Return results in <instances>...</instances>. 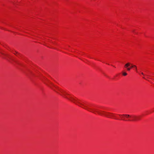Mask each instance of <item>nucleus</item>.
Returning <instances> with one entry per match:
<instances>
[{"instance_id":"f257e3e1","label":"nucleus","mask_w":154,"mask_h":154,"mask_svg":"<svg viewBox=\"0 0 154 154\" xmlns=\"http://www.w3.org/2000/svg\"><path fill=\"white\" fill-rule=\"evenodd\" d=\"M63 94V96H65L66 94L68 95V94L66 93L65 92L63 91V90H61V89H58ZM65 97L67 98V99H69L71 101L75 103V104L78 105V106L82 107V108L87 109V110L90 112L91 111L92 109L89 108L88 106H87V105H88L86 103H85L84 102H83V103H81L80 102V100L75 98H74L72 97H70L69 98H68L67 97Z\"/></svg>"},{"instance_id":"7ed1b4c3","label":"nucleus","mask_w":154,"mask_h":154,"mask_svg":"<svg viewBox=\"0 0 154 154\" xmlns=\"http://www.w3.org/2000/svg\"><path fill=\"white\" fill-rule=\"evenodd\" d=\"M119 115L121 117V119L124 121H131L130 120H127V119L129 118V117H131V116L128 114H122L120 115L119 114Z\"/></svg>"},{"instance_id":"0eeeda50","label":"nucleus","mask_w":154,"mask_h":154,"mask_svg":"<svg viewBox=\"0 0 154 154\" xmlns=\"http://www.w3.org/2000/svg\"><path fill=\"white\" fill-rule=\"evenodd\" d=\"M127 74V73L126 72H123V75L124 76H126Z\"/></svg>"},{"instance_id":"423d86ee","label":"nucleus","mask_w":154,"mask_h":154,"mask_svg":"<svg viewBox=\"0 0 154 154\" xmlns=\"http://www.w3.org/2000/svg\"><path fill=\"white\" fill-rule=\"evenodd\" d=\"M133 67H136V66H135V65H132L131 66L130 68H131H131H132Z\"/></svg>"},{"instance_id":"6e6552de","label":"nucleus","mask_w":154,"mask_h":154,"mask_svg":"<svg viewBox=\"0 0 154 154\" xmlns=\"http://www.w3.org/2000/svg\"><path fill=\"white\" fill-rule=\"evenodd\" d=\"M135 69L136 70V72H138L137 71V66H136V67H135Z\"/></svg>"},{"instance_id":"1a4fd4ad","label":"nucleus","mask_w":154,"mask_h":154,"mask_svg":"<svg viewBox=\"0 0 154 154\" xmlns=\"http://www.w3.org/2000/svg\"><path fill=\"white\" fill-rule=\"evenodd\" d=\"M141 74L143 75H144V74L143 73V72H141Z\"/></svg>"},{"instance_id":"39448f33","label":"nucleus","mask_w":154,"mask_h":154,"mask_svg":"<svg viewBox=\"0 0 154 154\" xmlns=\"http://www.w3.org/2000/svg\"><path fill=\"white\" fill-rule=\"evenodd\" d=\"M132 118L133 119V121H137L140 119V117L135 116H132Z\"/></svg>"},{"instance_id":"20e7f679","label":"nucleus","mask_w":154,"mask_h":154,"mask_svg":"<svg viewBox=\"0 0 154 154\" xmlns=\"http://www.w3.org/2000/svg\"><path fill=\"white\" fill-rule=\"evenodd\" d=\"M131 63H126L125 65V67L127 68V69L128 71H130L131 70L130 68H128V67L130 66Z\"/></svg>"},{"instance_id":"f03ea898","label":"nucleus","mask_w":154,"mask_h":154,"mask_svg":"<svg viewBox=\"0 0 154 154\" xmlns=\"http://www.w3.org/2000/svg\"><path fill=\"white\" fill-rule=\"evenodd\" d=\"M90 112L94 113H97L100 115H104L108 117L113 118L115 117V114L112 113L108 112L103 111H100L95 109H92Z\"/></svg>"}]
</instances>
